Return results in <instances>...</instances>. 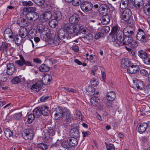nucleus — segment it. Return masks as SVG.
Returning a JSON list of instances; mask_svg holds the SVG:
<instances>
[{"instance_id": "nucleus-22", "label": "nucleus", "mask_w": 150, "mask_h": 150, "mask_svg": "<svg viewBox=\"0 0 150 150\" xmlns=\"http://www.w3.org/2000/svg\"><path fill=\"white\" fill-rule=\"evenodd\" d=\"M26 13L25 16L28 20L35 21L38 17V13Z\"/></svg>"}, {"instance_id": "nucleus-4", "label": "nucleus", "mask_w": 150, "mask_h": 150, "mask_svg": "<svg viewBox=\"0 0 150 150\" xmlns=\"http://www.w3.org/2000/svg\"><path fill=\"white\" fill-rule=\"evenodd\" d=\"M10 47L11 44L6 42H3L0 47V50L3 51V52L7 55H11Z\"/></svg>"}, {"instance_id": "nucleus-46", "label": "nucleus", "mask_w": 150, "mask_h": 150, "mask_svg": "<svg viewBox=\"0 0 150 150\" xmlns=\"http://www.w3.org/2000/svg\"><path fill=\"white\" fill-rule=\"evenodd\" d=\"M21 82V79L18 76H15L11 81V83L14 84L19 83Z\"/></svg>"}, {"instance_id": "nucleus-18", "label": "nucleus", "mask_w": 150, "mask_h": 150, "mask_svg": "<svg viewBox=\"0 0 150 150\" xmlns=\"http://www.w3.org/2000/svg\"><path fill=\"white\" fill-rule=\"evenodd\" d=\"M139 67L138 65L132 64L127 68V70L129 74H134L139 71Z\"/></svg>"}, {"instance_id": "nucleus-15", "label": "nucleus", "mask_w": 150, "mask_h": 150, "mask_svg": "<svg viewBox=\"0 0 150 150\" xmlns=\"http://www.w3.org/2000/svg\"><path fill=\"white\" fill-rule=\"evenodd\" d=\"M80 20L79 16L77 13H74L70 17L69 21L70 23L72 25H76Z\"/></svg>"}, {"instance_id": "nucleus-34", "label": "nucleus", "mask_w": 150, "mask_h": 150, "mask_svg": "<svg viewBox=\"0 0 150 150\" xmlns=\"http://www.w3.org/2000/svg\"><path fill=\"white\" fill-rule=\"evenodd\" d=\"M36 10L35 7H25L23 8V11L24 12L37 13L36 12Z\"/></svg>"}, {"instance_id": "nucleus-64", "label": "nucleus", "mask_w": 150, "mask_h": 150, "mask_svg": "<svg viewBox=\"0 0 150 150\" xmlns=\"http://www.w3.org/2000/svg\"><path fill=\"white\" fill-rule=\"evenodd\" d=\"M140 73L141 75L145 76L148 74V72L146 70L143 69L140 70Z\"/></svg>"}, {"instance_id": "nucleus-29", "label": "nucleus", "mask_w": 150, "mask_h": 150, "mask_svg": "<svg viewBox=\"0 0 150 150\" xmlns=\"http://www.w3.org/2000/svg\"><path fill=\"white\" fill-rule=\"evenodd\" d=\"M115 97V93L113 91L110 92L107 94L106 96V98L108 100L110 101L113 100Z\"/></svg>"}, {"instance_id": "nucleus-50", "label": "nucleus", "mask_w": 150, "mask_h": 150, "mask_svg": "<svg viewBox=\"0 0 150 150\" xmlns=\"http://www.w3.org/2000/svg\"><path fill=\"white\" fill-rule=\"evenodd\" d=\"M75 117L77 119L82 120V115L81 112L78 110L76 111L75 113Z\"/></svg>"}, {"instance_id": "nucleus-47", "label": "nucleus", "mask_w": 150, "mask_h": 150, "mask_svg": "<svg viewBox=\"0 0 150 150\" xmlns=\"http://www.w3.org/2000/svg\"><path fill=\"white\" fill-rule=\"evenodd\" d=\"M38 147L42 150H46L48 148L47 145L42 143L38 144Z\"/></svg>"}, {"instance_id": "nucleus-20", "label": "nucleus", "mask_w": 150, "mask_h": 150, "mask_svg": "<svg viewBox=\"0 0 150 150\" xmlns=\"http://www.w3.org/2000/svg\"><path fill=\"white\" fill-rule=\"evenodd\" d=\"M133 38L131 36H125L123 38H121V40L122 41V45H129L132 41Z\"/></svg>"}, {"instance_id": "nucleus-44", "label": "nucleus", "mask_w": 150, "mask_h": 150, "mask_svg": "<svg viewBox=\"0 0 150 150\" xmlns=\"http://www.w3.org/2000/svg\"><path fill=\"white\" fill-rule=\"evenodd\" d=\"M83 38L86 42L88 43L90 41L93 40V37L91 34L89 33L86 35Z\"/></svg>"}, {"instance_id": "nucleus-49", "label": "nucleus", "mask_w": 150, "mask_h": 150, "mask_svg": "<svg viewBox=\"0 0 150 150\" xmlns=\"http://www.w3.org/2000/svg\"><path fill=\"white\" fill-rule=\"evenodd\" d=\"M62 114V117L65 118L70 114V111L67 109H64L63 110Z\"/></svg>"}, {"instance_id": "nucleus-12", "label": "nucleus", "mask_w": 150, "mask_h": 150, "mask_svg": "<svg viewBox=\"0 0 150 150\" xmlns=\"http://www.w3.org/2000/svg\"><path fill=\"white\" fill-rule=\"evenodd\" d=\"M63 112V110L60 107H58L53 112L52 115H54L55 119L58 120L62 117Z\"/></svg>"}, {"instance_id": "nucleus-16", "label": "nucleus", "mask_w": 150, "mask_h": 150, "mask_svg": "<svg viewBox=\"0 0 150 150\" xmlns=\"http://www.w3.org/2000/svg\"><path fill=\"white\" fill-rule=\"evenodd\" d=\"M16 71L14 64L12 63H9L7 65V74L9 75H13Z\"/></svg>"}, {"instance_id": "nucleus-3", "label": "nucleus", "mask_w": 150, "mask_h": 150, "mask_svg": "<svg viewBox=\"0 0 150 150\" xmlns=\"http://www.w3.org/2000/svg\"><path fill=\"white\" fill-rule=\"evenodd\" d=\"M136 38L138 40L144 43L147 42L148 40L144 31L140 28L139 29L137 30Z\"/></svg>"}, {"instance_id": "nucleus-33", "label": "nucleus", "mask_w": 150, "mask_h": 150, "mask_svg": "<svg viewBox=\"0 0 150 150\" xmlns=\"http://www.w3.org/2000/svg\"><path fill=\"white\" fill-rule=\"evenodd\" d=\"M69 142L71 146H76L78 143V141L77 139L74 137L69 138L68 139Z\"/></svg>"}, {"instance_id": "nucleus-62", "label": "nucleus", "mask_w": 150, "mask_h": 150, "mask_svg": "<svg viewBox=\"0 0 150 150\" xmlns=\"http://www.w3.org/2000/svg\"><path fill=\"white\" fill-rule=\"evenodd\" d=\"M110 30V28L109 26H105L102 28L101 31L103 32L107 33L109 32Z\"/></svg>"}, {"instance_id": "nucleus-8", "label": "nucleus", "mask_w": 150, "mask_h": 150, "mask_svg": "<svg viewBox=\"0 0 150 150\" xmlns=\"http://www.w3.org/2000/svg\"><path fill=\"white\" fill-rule=\"evenodd\" d=\"M81 10L84 12H88L91 10L92 7L93 5L89 1H84L82 2L81 5Z\"/></svg>"}, {"instance_id": "nucleus-41", "label": "nucleus", "mask_w": 150, "mask_h": 150, "mask_svg": "<svg viewBox=\"0 0 150 150\" xmlns=\"http://www.w3.org/2000/svg\"><path fill=\"white\" fill-rule=\"evenodd\" d=\"M58 21L55 19H52L51 20L49 23V25L50 27L52 28H55L58 24Z\"/></svg>"}, {"instance_id": "nucleus-6", "label": "nucleus", "mask_w": 150, "mask_h": 150, "mask_svg": "<svg viewBox=\"0 0 150 150\" xmlns=\"http://www.w3.org/2000/svg\"><path fill=\"white\" fill-rule=\"evenodd\" d=\"M132 14V12L131 10L129 8H126L122 11V18L125 21H129Z\"/></svg>"}, {"instance_id": "nucleus-36", "label": "nucleus", "mask_w": 150, "mask_h": 150, "mask_svg": "<svg viewBox=\"0 0 150 150\" xmlns=\"http://www.w3.org/2000/svg\"><path fill=\"white\" fill-rule=\"evenodd\" d=\"M53 16L55 19L57 20V21H59L62 19V14L61 12L57 11L54 12Z\"/></svg>"}, {"instance_id": "nucleus-7", "label": "nucleus", "mask_w": 150, "mask_h": 150, "mask_svg": "<svg viewBox=\"0 0 150 150\" xmlns=\"http://www.w3.org/2000/svg\"><path fill=\"white\" fill-rule=\"evenodd\" d=\"M52 17V14L50 11H47L41 14L40 16V21L45 23L49 20Z\"/></svg>"}, {"instance_id": "nucleus-1", "label": "nucleus", "mask_w": 150, "mask_h": 150, "mask_svg": "<svg viewBox=\"0 0 150 150\" xmlns=\"http://www.w3.org/2000/svg\"><path fill=\"white\" fill-rule=\"evenodd\" d=\"M77 30V26L76 25H74L68 23L65 25L64 28L60 29L58 31V33L63 41L65 42V40L68 38V34H73L75 33Z\"/></svg>"}, {"instance_id": "nucleus-19", "label": "nucleus", "mask_w": 150, "mask_h": 150, "mask_svg": "<svg viewBox=\"0 0 150 150\" xmlns=\"http://www.w3.org/2000/svg\"><path fill=\"white\" fill-rule=\"evenodd\" d=\"M88 29L84 28L83 26L81 24H77V31L76 33V35H80L81 33L82 34H86Z\"/></svg>"}, {"instance_id": "nucleus-28", "label": "nucleus", "mask_w": 150, "mask_h": 150, "mask_svg": "<svg viewBox=\"0 0 150 150\" xmlns=\"http://www.w3.org/2000/svg\"><path fill=\"white\" fill-rule=\"evenodd\" d=\"M13 38L16 44L18 46H19L22 43L23 38L18 34L16 35Z\"/></svg>"}, {"instance_id": "nucleus-9", "label": "nucleus", "mask_w": 150, "mask_h": 150, "mask_svg": "<svg viewBox=\"0 0 150 150\" xmlns=\"http://www.w3.org/2000/svg\"><path fill=\"white\" fill-rule=\"evenodd\" d=\"M134 28L133 26H128L124 29L122 33L124 36H130L134 34Z\"/></svg>"}, {"instance_id": "nucleus-61", "label": "nucleus", "mask_w": 150, "mask_h": 150, "mask_svg": "<svg viewBox=\"0 0 150 150\" xmlns=\"http://www.w3.org/2000/svg\"><path fill=\"white\" fill-rule=\"evenodd\" d=\"M22 116V112H21L15 114L14 115V117L16 119L19 120L21 118Z\"/></svg>"}, {"instance_id": "nucleus-13", "label": "nucleus", "mask_w": 150, "mask_h": 150, "mask_svg": "<svg viewBox=\"0 0 150 150\" xmlns=\"http://www.w3.org/2000/svg\"><path fill=\"white\" fill-rule=\"evenodd\" d=\"M133 87L137 90H142L144 87V83L143 81L139 79H136L134 82Z\"/></svg>"}, {"instance_id": "nucleus-23", "label": "nucleus", "mask_w": 150, "mask_h": 150, "mask_svg": "<svg viewBox=\"0 0 150 150\" xmlns=\"http://www.w3.org/2000/svg\"><path fill=\"white\" fill-rule=\"evenodd\" d=\"M110 42L112 44L116 47H119L121 45H122V41L117 39L115 38V35L112 36Z\"/></svg>"}, {"instance_id": "nucleus-60", "label": "nucleus", "mask_w": 150, "mask_h": 150, "mask_svg": "<svg viewBox=\"0 0 150 150\" xmlns=\"http://www.w3.org/2000/svg\"><path fill=\"white\" fill-rule=\"evenodd\" d=\"M129 46L132 48H134L137 47L138 45V44L135 40H133L132 39V41L130 43L129 45Z\"/></svg>"}, {"instance_id": "nucleus-43", "label": "nucleus", "mask_w": 150, "mask_h": 150, "mask_svg": "<svg viewBox=\"0 0 150 150\" xmlns=\"http://www.w3.org/2000/svg\"><path fill=\"white\" fill-rule=\"evenodd\" d=\"M144 11L146 15H150V6L146 4L144 7Z\"/></svg>"}, {"instance_id": "nucleus-55", "label": "nucleus", "mask_w": 150, "mask_h": 150, "mask_svg": "<svg viewBox=\"0 0 150 150\" xmlns=\"http://www.w3.org/2000/svg\"><path fill=\"white\" fill-rule=\"evenodd\" d=\"M143 61L145 64H150V55L146 56V57L144 59Z\"/></svg>"}, {"instance_id": "nucleus-56", "label": "nucleus", "mask_w": 150, "mask_h": 150, "mask_svg": "<svg viewBox=\"0 0 150 150\" xmlns=\"http://www.w3.org/2000/svg\"><path fill=\"white\" fill-rule=\"evenodd\" d=\"M72 5L74 6H78L81 4L80 0H73L71 1Z\"/></svg>"}, {"instance_id": "nucleus-39", "label": "nucleus", "mask_w": 150, "mask_h": 150, "mask_svg": "<svg viewBox=\"0 0 150 150\" xmlns=\"http://www.w3.org/2000/svg\"><path fill=\"white\" fill-rule=\"evenodd\" d=\"M62 145L63 147L68 150H69L71 147L68 139L67 140H64L63 141L62 144Z\"/></svg>"}, {"instance_id": "nucleus-21", "label": "nucleus", "mask_w": 150, "mask_h": 150, "mask_svg": "<svg viewBox=\"0 0 150 150\" xmlns=\"http://www.w3.org/2000/svg\"><path fill=\"white\" fill-rule=\"evenodd\" d=\"M133 64L127 58H125L123 59L121 61V66L124 68L127 69V68Z\"/></svg>"}, {"instance_id": "nucleus-30", "label": "nucleus", "mask_w": 150, "mask_h": 150, "mask_svg": "<svg viewBox=\"0 0 150 150\" xmlns=\"http://www.w3.org/2000/svg\"><path fill=\"white\" fill-rule=\"evenodd\" d=\"M90 101L92 105L95 106L98 105L100 102L98 97L96 96L92 97Z\"/></svg>"}, {"instance_id": "nucleus-52", "label": "nucleus", "mask_w": 150, "mask_h": 150, "mask_svg": "<svg viewBox=\"0 0 150 150\" xmlns=\"http://www.w3.org/2000/svg\"><path fill=\"white\" fill-rule=\"evenodd\" d=\"M35 117L33 114H30L28 116V122L29 123H31Z\"/></svg>"}, {"instance_id": "nucleus-5", "label": "nucleus", "mask_w": 150, "mask_h": 150, "mask_svg": "<svg viewBox=\"0 0 150 150\" xmlns=\"http://www.w3.org/2000/svg\"><path fill=\"white\" fill-rule=\"evenodd\" d=\"M133 0H121L120 7L122 9L126 8L127 7L134 8Z\"/></svg>"}, {"instance_id": "nucleus-11", "label": "nucleus", "mask_w": 150, "mask_h": 150, "mask_svg": "<svg viewBox=\"0 0 150 150\" xmlns=\"http://www.w3.org/2000/svg\"><path fill=\"white\" fill-rule=\"evenodd\" d=\"M33 131L30 129H26L24 133L23 134L24 139L27 140H31L33 139L34 136Z\"/></svg>"}, {"instance_id": "nucleus-54", "label": "nucleus", "mask_w": 150, "mask_h": 150, "mask_svg": "<svg viewBox=\"0 0 150 150\" xmlns=\"http://www.w3.org/2000/svg\"><path fill=\"white\" fill-rule=\"evenodd\" d=\"M106 148L108 150H115V147L112 144H106Z\"/></svg>"}, {"instance_id": "nucleus-32", "label": "nucleus", "mask_w": 150, "mask_h": 150, "mask_svg": "<svg viewBox=\"0 0 150 150\" xmlns=\"http://www.w3.org/2000/svg\"><path fill=\"white\" fill-rule=\"evenodd\" d=\"M102 23L104 25L108 24L110 21V17L108 14L104 15L102 17Z\"/></svg>"}, {"instance_id": "nucleus-37", "label": "nucleus", "mask_w": 150, "mask_h": 150, "mask_svg": "<svg viewBox=\"0 0 150 150\" xmlns=\"http://www.w3.org/2000/svg\"><path fill=\"white\" fill-rule=\"evenodd\" d=\"M51 135V133H50L49 131L47 129H45L43 132V138L44 140L46 141L49 138L50 136Z\"/></svg>"}, {"instance_id": "nucleus-24", "label": "nucleus", "mask_w": 150, "mask_h": 150, "mask_svg": "<svg viewBox=\"0 0 150 150\" xmlns=\"http://www.w3.org/2000/svg\"><path fill=\"white\" fill-rule=\"evenodd\" d=\"M133 4L134 8L135 7L137 9L142 8L144 6L143 0H134Z\"/></svg>"}, {"instance_id": "nucleus-40", "label": "nucleus", "mask_w": 150, "mask_h": 150, "mask_svg": "<svg viewBox=\"0 0 150 150\" xmlns=\"http://www.w3.org/2000/svg\"><path fill=\"white\" fill-rule=\"evenodd\" d=\"M138 55L139 57L143 60L148 55L147 53L143 50H140L138 52Z\"/></svg>"}, {"instance_id": "nucleus-38", "label": "nucleus", "mask_w": 150, "mask_h": 150, "mask_svg": "<svg viewBox=\"0 0 150 150\" xmlns=\"http://www.w3.org/2000/svg\"><path fill=\"white\" fill-rule=\"evenodd\" d=\"M40 70L42 72H46L48 71L50 68L47 65L44 64H42L39 68Z\"/></svg>"}, {"instance_id": "nucleus-45", "label": "nucleus", "mask_w": 150, "mask_h": 150, "mask_svg": "<svg viewBox=\"0 0 150 150\" xmlns=\"http://www.w3.org/2000/svg\"><path fill=\"white\" fill-rule=\"evenodd\" d=\"M112 32L114 33V35H117L120 33H122V31L120 29V28L117 26L114 27L112 29Z\"/></svg>"}, {"instance_id": "nucleus-10", "label": "nucleus", "mask_w": 150, "mask_h": 150, "mask_svg": "<svg viewBox=\"0 0 150 150\" xmlns=\"http://www.w3.org/2000/svg\"><path fill=\"white\" fill-rule=\"evenodd\" d=\"M61 38V37L59 36V35L58 32L57 34L55 35L54 39L49 41V43L52 47L56 46L59 44L60 42V40L63 41Z\"/></svg>"}, {"instance_id": "nucleus-57", "label": "nucleus", "mask_w": 150, "mask_h": 150, "mask_svg": "<svg viewBox=\"0 0 150 150\" xmlns=\"http://www.w3.org/2000/svg\"><path fill=\"white\" fill-rule=\"evenodd\" d=\"M104 35V33L102 32H98L96 34L94 38L96 40H97Z\"/></svg>"}, {"instance_id": "nucleus-31", "label": "nucleus", "mask_w": 150, "mask_h": 150, "mask_svg": "<svg viewBox=\"0 0 150 150\" xmlns=\"http://www.w3.org/2000/svg\"><path fill=\"white\" fill-rule=\"evenodd\" d=\"M70 133L71 135L75 137H80L79 131L77 129L73 128L71 129Z\"/></svg>"}, {"instance_id": "nucleus-53", "label": "nucleus", "mask_w": 150, "mask_h": 150, "mask_svg": "<svg viewBox=\"0 0 150 150\" xmlns=\"http://www.w3.org/2000/svg\"><path fill=\"white\" fill-rule=\"evenodd\" d=\"M34 2L38 6H42L44 3V0H33Z\"/></svg>"}, {"instance_id": "nucleus-17", "label": "nucleus", "mask_w": 150, "mask_h": 150, "mask_svg": "<svg viewBox=\"0 0 150 150\" xmlns=\"http://www.w3.org/2000/svg\"><path fill=\"white\" fill-rule=\"evenodd\" d=\"M4 37L6 40H9V39L13 38V35L12 30L9 28H6L4 31Z\"/></svg>"}, {"instance_id": "nucleus-35", "label": "nucleus", "mask_w": 150, "mask_h": 150, "mask_svg": "<svg viewBox=\"0 0 150 150\" xmlns=\"http://www.w3.org/2000/svg\"><path fill=\"white\" fill-rule=\"evenodd\" d=\"M40 106L36 107L33 110V115L37 118L40 117L41 115Z\"/></svg>"}, {"instance_id": "nucleus-14", "label": "nucleus", "mask_w": 150, "mask_h": 150, "mask_svg": "<svg viewBox=\"0 0 150 150\" xmlns=\"http://www.w3.org/2000/svg\"><path fill=\"white\" fill-rule=\"evenodd\" d=\"M43 83L42 81H39L35 84L30 86V88L34 91L38 92L41 89L43 86Z\"/></svg>"}, {"instance_id": "nucleus-51", "label": "nucleus", "mask_w": 150, "mask_h": 150, "mask_svg": "<svg viewBox=\"0 0 150 150\" xmlns=\"http://www.w3.org/2000/svg\"><path fill=\"white\" fill-rule=\"evenodd\" d=\"M144 91L145 94H149L150 93V84H147L144 87Z\"/></svg>"}, {"instance_id": "nucleus-2", "label": "nucleus", "mask_w": 150, "mask_h": 150, "mask_svg": "<svg viewBox=\"0 0 150 150\" xmlns=\"http://www.w3.org/2000/svg\"><path fill=\"white\" fill-rule=\"evenodd\" d=\"M18 34L24 38L27 36L29 38H30V37H34L35 35V33H33L32 31L31 30L29 31L28 28H27L25 27H22L21 28Z\"/></svg>"}, {"instance_id": "nucleus-63", "label": "nucleus", "mask_w": 150, "mask_h": 150, "mask_svg": "<svg viewBox=\"0 0 150 150\" xmlns=\"http://www.w3.org/2000/svg\"><path fill=\"white\" fill-rule=\"evenodd\" d=\"M67 122H71L73 119V117L72 115L71 114L68 115L65 118Z\"/></svg>"}, {"instance_id": "nucleus-42", "label": "nucleus", "mask_w": 150, "mask_h": 150, "mask_svg": "<svg viewBox=\"0 0 150 150\" xmlns=\"http://www.w3.org/2000/svg\"><path fill=\"white\" fill-rule=\"evenodd\" d=\"M4 134L6 137L10 139L13 136V133L9 129H6L4 130Z\"/></svg>"}, {"instance_id": "nucleus-27", "label": "nucleus", "mask_w": 150, "mask_h": 150, "mask_svg": "<svg viewBox=\"0 0 150 150\" xmlns=\"http://www.w3.org/2000/svg\"><path fill=\"white\" fill-rule=\"evenodd\" d=\"M148 127V124L146 123H141L138 129V132L140 134L142 133L146 130Z\"/></svg>"}, {"instance_id": "nucleus-48", "label": "nucleus", "mask_w": 150, "mask_h": 150, "mask_svg": "<svg viewBox=\"0 0 150 150\" xmlns=\"http://www.w3.org/2000/svg\"><path fill=\"white\" fill-rule=\"evenodd\" d=\"M22 4L24 6H30L33 5V3L30 1H24L22 2Z\"/></svg>"}, {"instance_id": "nucleus-58", "label": "nucleus", "mask_w": 150, "mask_h": 150, "mask_svg": "<svg viewBox=\"0 0 150 150\" xmlns=\"http://www.w3.org/2000/svg\"><path fill=\"white\" fill-rule=\"evenodd\" d=\"M99 8L101 11H107L108 10V7L105 4H102L99 6Z\"/></svg>"}, {"instance_id": "nucleus-25", "label": "nucleus", "mask_w": 150, "mask_h": 150, "mask_svg": "<svg viewBox=\"0 0 150 150\" xmlns=\"http://www.w3.org/2000/svg\"><path fill=\"white\" fill-rule=\"evenodd\" d=\"M20 60H18L15 62V63L18 65L20 67H22L21 68L23 70H24L25 69V67H24L23 66V63L25 62V60L23 57L22 55H19Z\"/></svg>"}, {"instance_id": "nucleus-59", "label": "nucleus", "mask_w": 150, "mask_h": 150, "mask_svg": "<svg viewBox=\"0 0 150 150\" xmlns=\"http://www.w3.org/2000/svg\"><path fill=\"white\" fill-rule=\"evenodd\" d=\"M48 130L49 131L50 133H51V136H53L55 134V131L54 127H47Z\"/></svg>"}, {"instance_id": "nucleus-26", "label": "nucleus", "mask_w": 150, "mask_h": 150, "mask_svg": "<svg viewBox=\"0 0 150 150\" xmlns=\"http://www.w3.org/2000/svg\"><path fill=\"white\" fill-rule=\"evenodd\" d=\"M40 110H41V114L47 116L50 113V111L47 106L45 105H42L40 106Z\"/></svg>"}]
</instances>
